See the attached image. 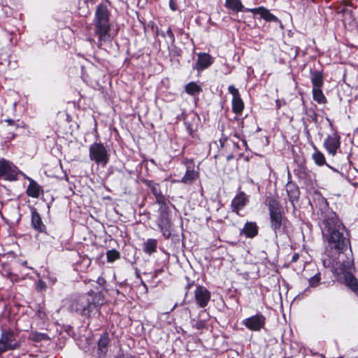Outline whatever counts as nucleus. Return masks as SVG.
I'll list each match as a JSON object with an SVG mask.
<instances>
[{
	"mask_svg": "<svg viewBox=\"0 0 358 358\" xmlns=\"http://www.w3.org/2000/svg\"><path fill=\"white\" fill-rule=\"evenodd\" d=\"M36 288L39 291H42L45 289L46 288V284L45 282H43L42 280H39L36 285Z\"/></svg>",
	"mask_w": 358,
	"mask_h": 358,
	"instance_id": "36",
	"label": "nucleus"
},
{
	"mask_svg": "<svg viewBox=\"0 0 358 358\" xmlns=\"http://www.w3.org/2000/svg\"><path fill=\"white\" fill-rule=\"evenodd\" d=\"M313 159L316 164L318 166H322L325 164V157L324 155L316 150V151L313 154Z\"/></svg>",
	"mask_w": 358,
	"mask_h": 358,
	"instance_id": "29",
	"label": "nucleus"
},
{
	"mask_svg": "<svg viewBox=\"0 0 358 358\" xmlns=\"http://www.w3.org/2000/svg\"><path fill=\"white\" fill-rule=\"evenodd\" d=\"M98 0H85L86 3H92V4L95 3Z\"/></svg>",
	"mask_w": 358,
	"mask_h": 358,
	"instance_id": "41",
	"label": "nucleus"
},
{
	"mask_svg": "<svg viewBox=\"0 0 358 358\" xmlns=\"http://www.w3.org/2000/svg\"><path fill=\"white\" fill-rule=\"evenodd\" d=\"M324 145L330 155H335L340 147V137L336 133L329 135L324 141Z\"/></svg>",
	"mask_w": 358,
	"mask_h": 358,
	"instance_id": "13",
	"label": "nucleus"
},
{
	"mask_svg": "<svg viewBox=\"0 0 358 358\" xmlns=\"http://www.w3.org/2000/svg\"><path fill=\"white\" fill-rule=\"evenodd\" d=\"M208 315H207L206 318L204 319H199V320H192V327L198 330L203 329L206 327V322L208 320Z\"/></svg>",
	"mask_w": 358,
	"mask_h": 358,
	"instance_id": "30",
	"label": "nucleus"
},
{
	"mask_svg": "<svg viewBox=\"0 0 358 358\" xmlns=\"http://www.w3.org/2000/svg\"><path fill=\"white\" fill-rule=\"evenodd\" d=\"M23 264H24V265H26V264H27V262H26V261H25V262H24Z\"/></svg>",
	"mask_w": 358,
	"mask_h": 358,
	"instance_id": "49",
	"label": "nucleus"
},
{
	"mask_svg": "<svg viewBox=\"0 0 358 358\" xmlns=\"http://www.w3.org/2000/svg\"><path fill=\"white\" fill-rule=\"evenodd\" d=\"M108 262H113L120 258V252L116 250H110L106 252Z\"/></svg>",
	"mask_w": 358,
	"mask_h": 358,
	"instance_id": "31",
	"label": "nucleus"
},
{
	"mask_svg": "<svg viewBox=\"0 0 358 358\" xmlns=\"http://www.w3.org/2000/svg\"><path fill=\"white\" fill-rule=\"evenodd\" d=\"M89 157L96 164L105 166L109 162L110 155L103 143H94L90 147Z\"/></svg>",
	"mask_w": 358,
	"mask_h": 358,
	"instance_id": "6",
	"label": "nucleus"
},
{
	"mask_svg": "<svg viewBox=\"0 0 358 358\" xmlns=\"http://www.w3.org/2000/svg\"><path fill=\"white\" fill-rule=\"evenodd\" d=\"M327 166H328V167H329L331 169H332V171H336V172H338V171H337L336 169H334V168H333V167L330 166L329 165H327Z\"/></svg>",
	"mask_w": 358,
	"mask_h": 358,
	"instance_id": "44",
	"label": "nucleus"
},
{
	"mask_svg": "<svg viewBox=\"0 0 358 358\" xmlns=\"http://www.w3.org/2000/svg\"><path fill=\"white\" fill-rule=\"evenodd\" d=\"M268 210L271 220V227L274 231L275 236L285 232L288 221L283 217L278 202L273 198L268 201Z\"/></svg>",
	"mask_w": 358,
	"mask_h": 358,
	"instance_id": "4",
	"label": "nucleus"
},
{
	"mask_svg": "<svg viewBox=\"0 0 358 358\" xmlns=\"http://www.w3.org/2000/svg\"><path fill=\"white\" fill-rule=\"evenodd\" d=\"M157 226L166 238L171 236V222L168 216L162 213L157 220Z\"/></svg>",
	"mask_w": 358,
	"mask_h": 358,
	"instance_id": "15",
	"label": "nucleus"
},
{
	"mask_svg": "<svg viewBox=\"0 0 358 358\" xmlns=\"http://www.w3.org/2000/svg\"><path fill=\"white\" fill-rule=\"evenodd\" d=\"M103 301L101 293L90 292L73 299L70 309L78 315L90 317L97 313L98 307L101 306Z\"/></svg>",
	"mask_w": 358,
	"mask_h": 358,
	"instance_id": "3",
	"label": "nucleus"
},
{
	"mask_svg": "<svg viewBox=\"0 0 358 358\" xmlns=\"http://www.w3.org/2000/svg\"><path fill=\"white\" fill-rule=\"evenodd\" d=\"M248 12H250L253 14H259L261 17H262L264 20H265L267 22H275L276 23H279L281 27L282 22L280 20L275 16L273 14H272L269 10L264 8V6H260L258 8H255L252 9H248Z\"/></svg>",
	"mask_w": 358,
	"mask_h": 358,
	"instance_id": "12",
	"label": "nucleus"
},
{
	"mask_svg": "<svg viewBox=\"0 0 358 358\" xmlns=\"http://www.w3.org/2000/svg\"><path fill=\"white\" fill-rule=\"evenodd\" d=\"M31 224L34 229L38 232H44L45 226L43 224L39 213L34 210L31 211Z\"/></svg>",
	"mask_w": 358,
	"mask_h": 358,
	"instance_id": "20",
	"label": "nucleus"
},
{
	"mask_svg": "<svg viewBox=\"0 0 358 358\" xmlns=\"http://www.w3.org/2000/svg\"><path fill=\"white\" fill-rule=\"evenodd\" d=\"M92 26L94 36L96 37L97 40L90 36L87 41L92 46L96 45L101 49L104 43L111 41L112 36L110 33L111 25L109 22V12L106 5L99 3L96 7Z\"/></svg>",
	"mask_w": 358,
	"mask_h": 358,
	"instance_id": "2",
	"label": "nucleus"
},
{
	"mask_svg": "<svg viewBox=\"0 0 358 358\" xmlns=\"http://www.w3.org/2000/svg\"><path fill=\"white\" fill-rule=\"evenodd\" d=\"M195 69L202 71L209 67L213 62L212 57L208 53H199Z\"/></svg>",
	"mask_w": 358,
	"mask_h": 358,
	"instance_id": "16",
	"label": "nucleus"
},
{
	"mask_svg": "<svg viewBox=\"0 0 358 358\" xmlns=\"http://www.w3.org/2000/svg\"><path fill=\"white\" fill-rule=\"evenodd\" d=\"M206 310H201L200 313H199V317H202V315L203 314H206Z\"/></svg>",
	"mask_w": 358,
	"mask_h": 358,
	"instance_id": "43",
	"label": "nucleus"
},
{
	"mask_svg": "<svg viewBox=\"0 0 358 358\" xmlns=\"http://www.w3.org/2000/svg\"><path fill=\"white\" fill-rule=\"evenodd\" d=\"M101 282H102V280L99 279V282L101 283Z\"/></svg>",
	"mask_w": 358,
	"mask_h": 358,
	"instance_id": "48",
	"label": "nucleus"
},
{
	"mask_svg": "<svg viewBox=\"0 0 358 358\" xmlns=\"http://www.w3.org/2000/svg\"><path fill=\"white\" fill-rule=\"evenodd\" d=\"M169 6H170V8L173 11L176 10L178 8L176 3L174 0L169 1Z\"/></svg>",
	"mask_w": 358,
	"mask_h": 358,
	"instance_id": "37",
	"label": "nucleus"
},
{
	"mask_svg": "<svg viewBox=\"0 0 358 358\" xmlns=\"http://www.w3.org/2000/svg\"><path fill=\"white\" fill-rule=\"evenodd\" d=\"M319 220L322 237L327 247L338 253L347 249L350 241L344 235L345 227L336 213L325 205L324 209L320 210Z\"/></svg>",
	"mask_w": 358,
	"mask_h": 358,
	"instance_id": "1",
	"label": "nucleus"
},
{
	"mask_svg": "<svg viewBox=\"0 0 358 358\" xmlns=\"http://www.w3.org/2000/svg\"><path fill=\"white\" fill-rule=\"evenodd\" d=\"M310 80L313 88L322 87L324 85L323 75L320 71H310Z\"/></svg>",
	"mask_w": 358,
	"mask_h": 358,
	"instance_id": "21",
	"label": "nucleus"
},
{
	"mask_svg": "<svg viewBox=\"0 0 358 358\" xmlns=\"http://www.w3.org/2000/svg\"><path fill=\"white\" fill-rule=\"evenodd\" d=\"M50 280L52 282V283H55L57 280L56 278H55V277L50 278Z\"/></svg>",
	"mask_w": 358,
	"mask_h": 358,
	"instance_id": "42",
	"label": "nucleus"
},
{
	"mask_svg": "<svg viewBox=\"0 0 358 358\" xmlns=\"http://www.w3.org/2000/svg\"><path fill=\"white\" fill-rule=\"evenodd\" d=\"M199 173L194 168L188 166L186 169L184 176L182 178L180 182L185 184H192L195 180L199 178Z\"/></svg>",
	"mask_w": 358,
	"mask_h": 358,
	"instance_id": "19",
	"label": "nucleus"
},
{
	"mask_svg": "<svg viewBox=\"0 0 358 358\" xmlns=\"http://www.w3.org/2000/svg\"><path fill=\"white\" fill-rule=\"evenodd\" d=\"M19 347L17 341H15L13 333L3 332L0 338V355L6 351L12 350Z\"/></svg>",
	"mask_w": 358,
	"mask_h": 358,
	"instance_id": "9",
	"label": "nucleus"
},
{
	"mask_svg": "<svg viewBox=\"0 0 358 358\" xmlns=\"http://www.w3.org/2000/svg\"><path fill=\"white\" fill-rule=\"evenodd\" d=\"M248 199L246 194L241 192L238 194L231 201V209L232 211L238 213L239 210H242L248 203Z\"/></svg>",
	"mask_w": 358,
	"mask_h": 358,
	"instance_id": "14",
	"label": "nucleus"
},
{
	"mask_svg": "<svg viewBox=\"0 0 358 358\" xmlns=\"http://www.w3.org/2000/svg\"><path fill=\"white\" fill-rule=\"evenodd\" d=\"M155 198H156L157 203H158L159 204L164 203V198L163 195L162 194V193L160 194V195L159 196H155Z\"/></svg>",
	"mask_w": 358,
	"mask_h": 358,
	"instance_id": "38",
	"label": "nucleus"
},
{
	"mask_svg": "<svg viewBox=\"0 0 358 358\" xmlns=\"http://www.w3.org/2000/svg\"><path fill=\"white\" fill-rule=\"evenodd\" d=\"M19 169L12 162L4 159L0 160V178L14 181L17 178Z\"/></svg>",
	"mask_w": 358,
	"mask_h": 358,
	"instance_id": "7",
	"label": "nucleus"
},
{
	"mask_svg": "<svg viewBox=\"0 0 358 358\" xmlns=\"http://www.w3.org/2000/svg\"><path fill=\"white\" fill-rule=\"evenodd\" d=\"M108 338L101 336L98 342L97 355L99 358L104 357L108 351Z\"/></svg>",
	"mask_w": 358,
	"mask_h": 358,
	"instance_id": "23",
	"label": "nucleus"
},
{
	"mask_svg": "<svg viewBox=\"0 0 358 358\" xmlns=\"http://www.w3.org/2000/svg\"><path fill=\"white\" fill-rule=\"evenodd\" d=\"M299 258V255L297 254H294L292 257V262H295Z\"/></svg>",
	"mask_w": 358,
	"mask_h": 358,
	"instance_id": "40",
	"label": "nucleus"
},
{
	"mask_svg": "<svg viewBox=\"0 0 358 358\" xmlns=\"http://www.w3.org/2000/svg\"><path fill=\"white\" fill-rule=\"evenodd\" d=\"M18 174L22 175L27 180H28V178H31L30 177H29L28 176H27L25 173H24L23 172L20 171V170H19Z\"/></svg>",
	"mask_w": 358,
	"mask_h": 358,
	"instance_id": "39",
	"label": "nucleus"
},
{
	"mask_svg": "<svg viewBox=\"0 0 358 358\" xmlns=\"http://www.w3.org/2000/svg\"><path fill=\"white\" fill-rule=\"evenodd\" d=\"M30 336L31 340L36 342L49 339L48 335L44 333L33 332Z\"/></svg>",
	"mask_w": 358,
	"mask_h": 358,
	"instance_id": "32",
	"label": "nucleus"
},
{
	"mask_svg": "<svg viewBox=\"0 0 358 358\" xmlns=\"http://www.w3.org/2000/svg\"><path fill=\"white\" fill-rule=\"evenodd\" d=\"M242 324L250 331H259L265 326L266 317L261 313H257L243 320Z\"/></svg>",
	"mask_w": 358,
	"mask_h": 358,
	"instance_id": "8",
	"label": "nucleus"
},
{
	"mask_svg": "<svg viewBox=\"0 0 358 358\" xmlns=\"http://www.w3.org/2000/svg\"><path fill=\"white\" fill-rule=\"evenodd\" d=\"M185 90L187 94L193 96L199 95L202 90L201 87L194 82L187 84Z\"/></svg>",
	"mask_w": 358,
	"mask_h": 358,
	"instance_id": "24",
	"label": "nucleus"
},
{
	"mask_svg": "<svg viewBox=\"0 0 358 358\" xmlns=\"http://www.w3.org/2000/svg\"><path fill=\"white\" fill-rule=\"evenodd\" d=\"M210 292L205 287L199 285L194 290V299L196 304L200 308H205L207 306L210 299Z\"/></svg>",
	"mask_w": 358,
	"mask_h": 358,
	"instance_id": "10",
	"label": "nucleus"
},
{
	"mask_svg": "<svg viewBox=\"0 0 358 358\" xmlns=\"http://www.w3.org/2000/svg\"><path fill=\"white\" fill-rule=\"evenodd\" d=\"M320 273L317 272L308 280L309 285L311 287H316L319 285L320 281Z\"/></svg>",
	"mask_w": 358,
	"mask_h": 358,
	"instance_id": "33",
	"label": "nucleus"
},
{
	"mask_svg": "<svg viewBox=\"0 0 358 358\" xmlns=\"http://www.w3.org/2000/svg\"><path fill=\"white\" fill-rule=\"evenodd\" d=\"M352 264L350 262H347V265L343 263L338 268L335 269L338 280L349 287L352 291L358 294V281L351 272Z\"/></svg>",
	"mask_w": 358,
	"mask_h": 358,
	"instance_id": "5",
	"label": "nucleus"
},
{
	"mask_svg": "<svg viewBox=\"0 0 358 358\" xmlns=\"http://www.w3.org/2000/svg\"><path fill=\"white\" fill-rule=\"evenodd\" d=\"M14 137H15V134H11V136H10V139H13Z\"/></svg>",
	"mask_w": 358,
	"mask_h": 358,
	"instance_id": "46",
	"label": "nucleus"
},
{
	"mask_svg": "<svg viewBox=\"0 0 358 358\" xmlns=\"http://www.w3.org/2000/svg\"><path fill=\"white\" fill-rule=\"evenodd\" d=\"M287 192L291 201L296 200L299 198V192L298 188L293 184L287 185Z\"/></svg>",
	"mask_w": 358,
	"mask_h": 358,
	"instance_id": "27",
	"label": "nucleus"
},
{
	"mask_svg": "<svg viewBox=\"0 0 358 358\" xmlns=\"http://www.w3.org/2000/svg\"><path fill=\"white\" fill-rule=\"evenodd\" d=\"M5 122H7L8 125H10V126H14L16 128L17 127H24V124L23 122H21V124H19L17 122L18 121H15L12 119H6L5 120Z\"/></svg>",
	"mask_w": 358,
	"mask_h": 358,
	"instance_id": "34",
	"label": "nucleus"
},
{
	"mask_svg": "<svg viewBox=\"0 0 358 358\" xmlns=\"http://www.w3.org/2000/svg\"><path fill=\"white\" fill-rule=\"evenodd\" d=\"M226 7L236 12H248V8H245L241 0H226Z\"/></svg>",
	"mask_w": 358,
	"mask_h": 358,
	"instance_id": "22",
	"label": "nucleus"
},
{
	"mask_svg": "<svg viewBox=\"0 0 358 358\" xmlns=\"http://www.w3.org/2000/svg\"><path fill=\"white\" fill-rule=\"evenodd\" d=\"M229 92L232 95V110L237 115H240L243 108L244 103L241 98L238 90L236 89L234 85H229L228 87Z\"/></svg>",
	"mask_w": 358,
	"mask_h": 358,
	"instance_id": "11",
	"label": "nucleus"
},
{
	"mask_svg": "<svg viewBox=\"0 0 358 358\" xmlns=\"http://www.w3.org/2000/svg\"><path fill=\"white\" fill-rule=\"evenodd\" d=\"M356 133L358 134V128L356 129Z\"/></svg>",
	"mask_w": 358,
	"mask_h": 358,
	"instance_id": "50",
	"label": "nucleus"
},
{
	"mask_svg": "<svg viewBox=\"0 0 358 358\" xmlns=\"http://www.w3.org/2000/svg\"><path fill=\"white\" fill-rule=\"evenodd\" d=\"M101 282H102V280L99 279V282L101 283Z\"/></svg>",
	"mask_w": 358,
	"mask_h": 358,
	"instance_id": "47",
	"label": "nucleus"
},
{
	"mask_svg": "<svg viewBox=\"0 0 358 358\" xmlns=\"http://www.w3.org/2000/svg\"><path fill=\"white\" fill-rule=\"evenodd\" d=\"M157 241L154 238H149L144 243L143 250L145 253L151 255L156 252Z\"/></svg>",
	"mask_w": 358,
	"mask_h": 358,
	"instance_id": "26",
	"label": "nucleus"
},
{
	"mask_svg": "<svg viewBox=\"0 0 358 358\" xmlns=\"http://www.w3.org/2000/svg\"><path fill=\"white\" fill-rule=\"evenodd\" d=\"M166 36L169 37V42L171 44H173L174 42H175V36H174V34L171 29V27H169L168 29V30L166 31Z\"/></svg>",
	"mask_w": 358,
	"mask_h": 358,
	"instance_id": "35",
	"label": "nucleus"
},
{
	"mask_svg": "<svg viewBox=\"0 0 358 358\" xmlns=\"http://www.w3.org/2000/svg\"><path fill=\"white\" fill-rule=\"evenodd\" d=\"M312 93L314 101L320 104H324L327 103V99L322 91V87L313 88Z\"/></svg>",
	"mask_w": 358,
	"mask_h": 358,
	"instance_id": "25",
	"label": "nucleus"
},
{
	"mask_svg": "<svg viewBox=\"0 0 358 358\" xmlns=\"http://www.w3.org/2000/svg\"><path fill=\"white\" fill-rule=\"evenodd\" d=\"M326 119L329 122V124L332 125V123H331V120L328 117H327Z\"/></svg>",
	"mask_w": 358,
	"mask_h": 358,
	"instance_id": "45",
	"label": "nucleus"
},
{
	"mask_svg": "<svg viewBox=\"0 0 358 358\" xmlns=\"http://www.w3.org/2000/svg\"><path fill=\"white\" fill-rule=\"evenodd\" d=\"M28 181L29 184L26 190L27 194L32 198H38L43 192L42 187L32 178H28Z\"/></svg>",
	"mask_w": 358,
	"mask_h": 358,
	"instance_id": "17",
	"label": "nucleus"
},
{
	"mask_svg": "<svg viewBox=\"0 0 358 358\" xmlns=\"http://www.w3.org/2000/svg\"><path fill=\"white\" fill-rule=\"evenodd\" d=\"M145 184L150 189L155 196H159L162 193L159 184L152 180H145Z\"/></svg>",
	"mask_w": 358,
	"mask_h": 358,
	"instance_id": "28",
	"label": "nucleus"
},
{
	"mask_svg": "<svg viewBox=\"0 0 358 358\" xmlns=\"http://www.w3.org/2000/svg\"><path fill=\"white\" fill-rule=\"evenodd\" d=\"M246 238H254L258 234V227L254 222H247L241 232Z\"/></svg>",
	"mask_w": 358,
	"mask_h": 358,
	"instance_id": "18",
	"label": "nucleus"
}]
</instances>
